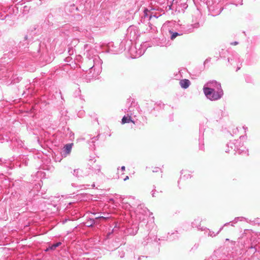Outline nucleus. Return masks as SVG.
Segmentation results:
<instances>
[{
    "instance_id": "1",
    "label": "nucleus",
    "mask_w": 260,
    "mask_h": 260,
    "mask_svg": "<svg viewBox=\"0 0 260 260\" xmlns=\"http://www.w3.org/2000/svg\"><path fill=\"white\" fill-rule=\"evenodd\" d=\"M223 95V91L222 90L219 91H215L214 90L210 100H217L221 98Z\"/></svg>"
},
{
    "instance_id": "2",
    "label": "nucleus",
    "mask_w": 260,
    "mask_h": 260,
    "mask_svg": "<svg viewBox=\"0 0 260 260\" xmlns=\"http://www.w3.org/2000/svg\"><path fill=\"white\" fill-rule=\"evenodd\" d=\"M190 82L188 79L181 80L180 81V85L183 88H187L189 87Z\"/></svg>"
},
{
    "instance_id": "3",
    "label": "nucleus",
    "mask_w": 260,
    "mask_h": 260,
    "mask_svg": "<svg viewBox=\"0 0 260 260\" xmlns=\"http://www.w3.org/2000/svg\"><path fill=\"white\" fill-rule=\"evenodd\" d=\"M203 90L205 94L208 99H210V97H211L213 92L214 91V89L208 87H204Z\"/></svg>"
},
{
    "instance_id": "4",
    "label": "nucleus",
    "mask_w": 260,
    "mask_h": 260,
    "mask_svg": "<svg viewBox=\"0 0 260 260\" xmlns=\"http://www.w3.org/2000/svg\"><path fill=\"white\" fill-rule=\"evenodd\" d=\"M129 122H132L134 124H135V122L132 119L131 117L130 116H124L123 117L121 121L122 124H123L126 123H129Z\"/></svg>"
},
{
    "instance_id": "5",
    "label": "nucleus",
    "mask_w": 260,
    "mask_h": 260,
    "mask_svg": "<svg viewBox=\"0 0 260 260\" xmlns=\"http://www.w3.org/2000/svg\"><path fill=\"white\" fill-rule=\"evenodd\" d=\"M73 144H68L65 145L64 148L67 153L69 154L71 152Z\"/></svg>"
},
{
    "instance_id": "6",
    "label": "nucleus",
    "mask_w": 260,
    "mask_h": 260,
    "mask_svg": "<svg viewBox=\"0 0 260 260\" xmlns=\"http://www.w3.org/2000/svg\"><path fill=\"white\" fill-rule=\"evenodd\" d=\"M85 223L86 224L87 226H92L93 224H95V221L94 219H91V218H89L88 219H87V220L86 221V222H85Z\"/></svg>"
},
{
    "instance_id": "7",
    "label": "nucleus",
    "mask_w": 260,
    "mask_h": 260,
    "mask_svg": "<svg viewBox=\"0 0 260 260\" xmlns=\"http://www.w3.org/2000/svg\"><path fill=\"white\" fill-rule=\"evenodd\" d=\"M152 172L153 173H162V170L161 168H158V167H155L153 170H152Z\"/></svg>"
},
{
    "instance_id": "8",
    "label": "nucleus",
    "mask_w": 260,
    "mask_h": 260,
    "mask_svg": "<svg viewBox=\"0 0 260 260\" xmlns=\"http://www.w3.org/2000/svg\"><path fill=\"white\" fill-rule=\"evenodd\" d=\"M60 244V242H58L56 244H53L49 248L51 250H54L57 247L59 246Z\"/></svg>"
},
{
    "instance_id": "9",
    "label": "nucleus",
    "mask_w": 260,
    "mask_h": 260,
    "mask_svg": "<svg viewBox=\"0 0 260 260\" xmlns=\"http://www.w3.org/2000/svg\"><path fill=\"white\" fill-rule=\"evenodd\" d=\"M170 32L172 34L171 37V40H174L176 37L179 36L180 35L177 33V32H173L172 31H170Z\"/></svg>"
},
{
    "instance_id": "10",
    "label": "nucleus",
    "mask_w": 260,
    "mask_h": 260,
    "mask_svg": "<svg viewBox=\"0 0 260 260\" xmlns=\"http://www.w3.org/2000/svg\"><path fill=\"white\" fill-rule=\"evenodd\" d=\"M108 218H109V217H105V216H102L96 217H95V219L97 220V219H100L106 220Z\"/></svg>"
},
{
    "instance_id": "11",
    "label": "nucleus",
    "mask_w": 260,
    "mask_h": 260,
    "mask_svg": "<svg viewBox=\"0 0 260 260\" xmlns=\"http://www.w3.org/2000/svg\"><path fill=\"white\" fill-rule=\"evenodd\" d=\"M238 44V43L237 42H235L234 43H232L231 44L232 45H236Z\"/></svg>"
},
{
    "instance_id": "12",
    "label": "nucleus",
    "mask_w": 260,
    "mask_h": 260,
    "mask_svg": "<svg viewBox=\"0 0 260 260\" xmlns=\"http://www.w3.org/2000/svg\"><path fill=\"white\" fill-rule=\"evenodd\" d=\"M128 179V176H126L124 179V180L125 181L127 179Z\"/></svg>"
},
{
    "instance_id": "13",
    "label": "nucleus",
    "mask_w": 260,
    "mask_h": 260,
    "mask_svg": "<svg viewBox=\"0 0 260 260\" xmlns=\"http://www.w3.org/2000/svg\"><path fill=\"white\" fill-rule=\"evenodd\" d=\"M121 169L122 170H125V167L124 166L122 167Z\"/></svg>"
}]
</instances>
